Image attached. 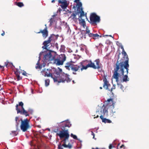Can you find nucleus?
I'll use <instances>...</instances> for the list:
<instances>
[{"instance_id": "1", "label": "nucleus", "mask_w": 149, "mask_h": 149, "mask_svg": "<svg viewBox=\"0 0 149 149\" xmlns=\"http://www.w3.org/2000/svg\"><path fill=\"white\" fill-rule=\"evenodd\" d=\"M71 124L68 120L63 121L58 124L60 131L59 133H57L61 139H64L58 146V149H71L72 147V144L69 142L68 139L70 136L68 130L66 127H70Z\"/></svg>"}, {"instance_id": "2", "label": "nucleus", "mask_w": 149, "mask_h": 149, "mask_svg": "<svg viewBox=\"0 0 149 149\" xmlns=\"http://www.w3.org/2000/svg\"><path fill=\"white\" fill-rule=\"evenodd\" d=\"M94 61L96 62V65L91 60L81 62L78 65L74 64L72 63V61H71L66 63L65 67L67 70H71L73 71V74L76 75L77 74L76 72H79L80 70L82 71L84 70H86L88 68H92L95 69H100L101 67L99 65V60L96 59Z\"/></svg>"}, {"instance_id": "3", "label": "nucleus", "mask_w": 149, "mask_h": 149, "mask_svg": "<svg viewBox=\"0 0 149 149\" xmlns=\"http://www.w3.org/2000/svg\"><path fill=\"white\" fill-rule=\"evenodd\" d=\"M42 72L45 77H51L55 82L64 83L66 81L68 83L72 80L69 77L70 76L63 72L61 69L59 68L58 70L55 68L44 69Z\"/></svg>"}, {"instance_id": "4", "label": "nucleus", "mask_w": 149, "mask_h": 149, "mask_svg": "<svg viewBox=\"0 0 149 149\" xmlns=\"http://www.w3.org/2000/svg\"><path fill=\"white\" fill-rule=\"evenodd\" d=\"M122 54L123 56L122 58V75L128 74V68L129 67V59L128 56L126 52L125 51L123 47L122 46Z\"/></svg>"}, {"instance_id": "5", "label": "nucleus", "mask_w": 149, "mask_h": 149, "mask_svg": "<svg viewBox=\"0 0 149 149\" xmlns=\"http://www.w3.org/2000/svg\"><path fill=\"white\" fill-rule=\"evenodd\" d=\"M120 54V53L118 55L119 58L116 63L115 66H114V72L112 76V77L116 79L117 83L119 80V77L120 76L118 72L121 70V61L120 59H119Z\"/></svg>"}, {"instance_id": "6", "label": "nucleus", "mask_w": 149, "mask_h": 149, "mask_svg": "<svg viewBox=\"0 0 149 149\" xmlns=\"http://www.w3.org/2000/svg\"><path fill=\"white\" fill-rule=\"evenodd\" d=\"M58 35H55L52 34L49 37L48 40H47L44 41L43 45L44 46L42 47L43 49L47 50L48 47L50 45H51L52 43H54L55 42V41L57 40Z\"/></svg>"}, {"instance_id": "7", "label": "nucleus", "mask_w": 149, "mask_h": 149, "mask_svg": "<svg viewBox=\"0 0 149 149\" xmlns=\"http://www.w3.org/2000/svg\"><path fill=\"white\" fill-rule=\"evenodd\" d=\"M24 103L22 102H19V104H17L16 106V110L17 113H19L21 115H25L26 116H29L28 111L25 110L23 107Z\"/></svg>"}, {"instance_id": "8", "label": "nucleus", "mask_w": 149, "mask_h": 149, "mask_svg": "<svg viewBox=\"0 0 149 149\" xmlns=\"http://www.w3.org/2000/svg\"><path fill=\"white\" fill-rule=\"evenodd\" d=\"M20 120L21 121L20 125L21 130L23 132L27 131L31 128L29 124V120L27 118L24 120L21 119Z\"/></svg>"}, {"instance_id": "9", "label": "nucleus", "mask_w": 149, "mask_h": 149, "mask_svg": "<svg viewBox=\"0 0 149 149\" xmlns=\"http://www.w3.org/2000/svg\"><path fill=\"white\" fill-rule=\"evenodd\" d=\"M55 56V54L53 51L49 50V52L44 55L43 58L44 61L45 62H47L53 61Z\"/></svg>"}, {"instance_id": "10", "label": "nucleus", "mask_w": 149, "mask_h": 149, "mask_svg": "<svg viewBox=\"0 0 149 149\" xmlns=\"http://www.w3.org/2000/svg\"><path fill=\"white\" fill-rule=\"evenodd\" d=\"M90 21H89L90 23L93 25H95L97 23L100 22V17L94 13H92L90 15Z\"/></svg>"}, {"instance_id": "11", "label": "nucleus", "mask_w": 149, "mask_h": 149, "mask_svg": "<svg viewBox=\"0 0 149 149\" xmlns=\"http://www.w3.org/2000/svg\"><path fill=\"white\" fill-rule=\"evenodd\" d=\"M66 57L64 54H61L59 58H55L53 60V63L57 65H62L65 61Z\"/></svg>"}, {"instance_id": "12", "label": "nucleus", "mask_w": 149, "mask_h": 149, "mask_svg": "<svg viewBox=\"0 0 149 149\" xmlns=\"http://www.w3.org/2000/svg\"><path fill=\"white\" fill-rule=\"evenodd\" d=\"M108 111L106 107H104L103 110V115H101L100 116V117L102 120V122L104 123H111L112 122L111 120L109 119H107L105 118H104V116L107 117L108 116Z\"/></svg>"}, {"instance_id": "13", "label": "nucleus", "mask_w": 149, "mask_h": 149, "mask_svg": "<svg viewBox=\"0 0 149 149\" xmlns=\"http://www.w3.org/2000/svg\"><path fill=\"white\" fill-rule=\"evenodd\" d=\"M46 26L45 28L43 30H40V31L36 32V33H40L42 34V36L45 39L48 36V31L47 30V25L45 24V25Z\"/></svg>"}, {"instance_id": "14", "label": "nucleus", "mask_w": 149, "mask_h": 149, "mask_svg": "<svg viewBox=\"0 0 149 149\" xmlns=\"http://www.w3.org/2000/svg\"><path fill=\"white\" fill-rule=\"evenodd\" d=\"M104 104H105L106 107H112V108L114 107V103L113 102V99H112L110 98L108 99L107 101L105 102Z\"/></svg>"}, {"instance_id": "15", "label": "nucleus", "mask_w": 149, "mask_h": 149, "mask_svg": "<svg viewBox=\"0 0 149 149\" xmlns=\"http://www.w3.org/2000/svg\"><path fill=\"white\" fill-rule=\"evenodd\" d=\"M103 81L104 83L103 86L104 88L106 89H108L109 91H112V88H111V89H110L109 88V87L111 86V85L109 84V82L107 81V80L105 77L103 79Z\"/></svg>"}, {"instance_id": "16", "label": "nucleus", "mask_w": 149, "mask_h": 149, "mask_svg": "<svg viewBox=\"0 0 149 149\" xmlns=\"http://www.w3.org/2000/svg\"><path fill=\"white\" fill-rule=\"evenodd\" d=\"M78 13H72L71 14L70 16L69 17V18L75 23L77 22V20H79V15L78 16V17L77 18L76 16L78 15Z\"/></svg>"}, {"instance_id": "17", "label": "nucleus", "mask_w": 149, "mask_h": 149, "mask_svg": "<svg viewBox=\"0 0 149 149\" xmlns=\"http://www.w3.org/2000/svg\"><path fill=\"white\" fill-rule=\"evenodd\" d=\"M59 3L61 4L60 6L63 9H66L68 5L67 1H62L61 0H58Z\"/></svg>"}, {"instance_id": "18", "label": "nucleus", "mask_w": 149, "mask_h": 149, "mask_svg": "<svg viewBox=\"0 0 149 149\" xmlns=\"http://www.w3.org/2000/svg\"><path fill=\"white\" fill-rule=\"evenodd\" d=\"M77 13H78V15H79V13H80V15L79 16V18H82L83 17H85L87 19L86 16L84 14V13L83 10L82 8H81L80 10L77 11Z\"/></svg>"}, {"instance_id": "19", "label": "nucleus", "mask_w": 149, "mask_h": 149, "mask_svg": "<svg viewBox=\"0 0 149 149\" xmlns=\"http://www.w3.org/2000/svg\"><path fill=\"white\" fill-rule=\"evenodd\" d=\"M78 20L79 21V24L84 28L86 25V22L84 19H83L82 18H79Z\"/></svg>"}, {"instance_id": "20", "label": "nucleus", "mask_w": 149, "mask_h": 149, "mask_svg": "<svg viewBox=\"0 0 149 149\" xmlns=\"http://www.w3.org/2000/svg\"><path fill=\"white\" fill-rule=\"evenodd\" d=\"M90 36H91L90 37H92L94 39H96L97 38H98L99 37H102L101 36H99L97 34H90Z\"/></svg>"}, {"instance_id": "21", "label": "nucleus", "mask_w": 149, "mask_h": 149, "mask_svg": "<svg viewBox=\"0 0 149 149\" xmlns=\"http://www.w3.org/2000/svg\"><path fill=\"white\" fill-rule=\"evenodd\" d=\"M20 120L21 121V120L19 119V118L17 116L15 118V121L16 123V126L17 130L18 129Z\"/></svg>"}, {"instance_id": "22", "label": "nucleus", "mask_w": 149, "mask_h": 149, "mask_svg": "<svg viewBox=\"0 0 149 149\" xmlns=\"http://www.w3.org/2000/svg\"><path fill=\"white\" fill-rule=\"evenodd\" d=\"M123 77L122 80L123 82H127L129 80V78H128L127 74V73L126 74L123 75Z\"/></svg>"}, {"instance_id": "23", "label": "nucleus", "mask_w": 149, "mask_h": 149, "mask_svg": "<svg viewBox=\"0 0 149 149\" xmlns=\"http://www.w3.org/2000/svg\"><path fill=\"white\" fill-rule=\"evenodd\" d=\"M86 32L85 33V34H88V36L89 37H91V36H90V34H92V33H90V30L88 29L87 27H86V30H85Z\"/></svg>"}, {"instance_id": "24", "label": "nucleus", "mask_w": 149, "mask_h": 149, "mask_svg": "<svg viewBox=\"0 0 149 149\" xmlns=\"http://www.w3.org/2000/svg\"><path fill=\"white\" fill-rule=\"evenodd\" d=\"M78 7L77 8V11L80 10L81 8H82V3L81 2H79L77 4Z\"/></svg>"}, {"instance_id": "25", "label": "nucleus", "mask_w": 149, "mask_h": 149, "mask_svg": "<svg viewBox=\"0 0 149 149\" xmlns=\"http://www.w3.org/2000/svg\"><path fill=\"white\" fill-rule=\"evenodd\" d=\"M16 5L18 7H21L24 6V5L22 2H16Z\"/></svg>"}, {"instance_id": "26", "label": "nucleus", "mask_w": 149, "mask_h": 149, "mask_svg": "<svg viewBox=\"0 0 149 149\" xmlns=\"http://www.w3.org/2000/svg\"><path fill=\"white\" fill-rule=\"evenodd\" d=\"M49 79H47L45 80V85L46 86H48L49 84Z\"/></svg>"}, {"instance_id": "27", "label": "nucleus", "mask_w": 149, "mask_h": 149, "mask_svg": "<svg viewBox=\"0 0 149 149\" xmlns=\"http://www.w3.org/2000/svg\"><path fill=\"white\" fill-rule=\"evenodd\" d=\"M37 66H36V69H40L42 67L40 65L39 61H38V62L37 63Z\"/></svg>"}, {"instance_id": "28", "label": "nucleus", "mask_w": 149, "mask_h": 149, "mask_svg": "<svg viewBox=\"0 0 149 149\" xmlns=\"http://www.w3.org/2000/svg\"><path fill=\"white\" fill-rule=\"evenodd\" d=\"M10 134L13 136H15L17 135L16 132L15 131H12L10 133Z\"/></svg>"}, {"instance_id": "29", "label": "nucleus", "mask_w": 149, "mask_h": 149, "mask_svg": "<svg viewBox=\"0 0 149 149\" xmlns=\"http://www.w3.org/2000/svg\"><path fill=\"white\" fill-rule=\"evenodd\" d=\"M70 136L71 137L75 139H77V136L75 135H74L73 134H71Z\"/></svg>"}, {"instance_id": "30", "label": "nucleus", "mask_w": 149, "mask_h": 149, "mask_svg": "<svg viewBox=\"0 0 149 149\" xmlns=\"http://www.w3.org/2000/svg\"><path fill=\"white\" fill-rule=\"evenodd\" d=\"M15 73L16 76H17L18 75H19V70L17 69L16 71H15Z\"/></svg>"}, {"instance_id": "31", "label": "nucleus", "mask_w": 149, "mask_h": 149, "mask_svg": "<svg viewBox=\"0 0 149 149\" xmlns=\"http://www.w3.org/2000/svg\"><path fill=\"white\" fill-rule=\"evenodd\" d=\"M17 77V81H19L20 80L22 79V78L21 77H20V76L19 75H18L17 76H16Z\"/></svg>"}, {"instance_id": "32", "label": "nucleus", "mask_w": 149, "mask_h": 149, "mask_svg": "<svg viewBox=\"0 0 149 149\" xmlns=\"http://www.w3.org/2000/svg\"><path fill=\"white\" fill-rule=\"evenodd\" d=\"M22 74L24 76H27L28 74L25 71H24L22 73Z\"/></svg>"}, {"instance_id": "33", "label": "nucleus", "mask_w": 149, "mask_h": 149, "mask_svg": "<svg viewBox=\"0 0 149 149\" xmlns=\"http://www.w3.org/2000/svg\"><path fill=\"white\" fill-rule=\"evenodd\" d=\"M54 21V20L52 18H51L50 19L49 22H50V24H52L53 22Z\"/></svg>"}, {"instance_id": "34", "label": "nucleus", "mask_w": 149, "mask_h": 149, "mask_svg": "<svg viewBox=\"0 0 149 149\" xmlns=\"http://www.w3.org/2000/svg\"><path fill=\"white\" fill-rule=\"evenodd\" d=\"M91 135L93 136V138L95 139H96L95 138V134L92 131L91 132Z\"/></svg>"}, {"instance_id": "35", "label": "nucleus", "mask_w": 149, "mask_h": 149, "mask_svg": "<svg viewBox=\"0 0 149 149\" xmlns=\"http://www.w3.org/2000/svg\"><path fill=\"white\" fill-rule=\"evenodd\" d=\"M9 63L8 62H5V65L6 66V67H8L9 66H8Z\"/></svg>"}, {"instance_id": "36", "label": "nucleus", "mask_w": 149, "mask_h": 149, "mask_svg": "<svg viewBox=\"0 0 149 149\" xmlns=\"http://www.w3.org/2000/svg\"><path fill=\"white\" fill-rule=\"evenodd\" d=\"M113 147V146H112V145L111 144H110L109 146V149H111Z\"/></svg>"}, {"instance_id": "37", "label": "nucleus", "mask_w": 149, "mask_h": 149, "mask_svg": "<svg viewBox=\"0 0 149 149\" xmlns=\"http://www.w3.org/2000/svg\"><path fill=\"white\" fill-rule=\"evenodd\" d=\"M2 32H3V33L1 34V35L2 36H3L4 35H5V32L4 31H2Z\"/></svg>"}, {"instance_id": "38", "label": "nucleus", "mask_w": 149, "mask_h": 149, "mask_svg": "<svg viewBox=\"0 0 149 149\" xmlns=\"http://www.w3.org/2000/svg\"><path fill=\"white\" fill-rule=\"evenodd\" d=\"M0 68H1L3 69L4 68V67L3 66H1V65H0Z\"/></svg>"}, {"instance_id": "39", "label": "nucleus", "mask_w": 149, "mask_h": 149, "mask_svg": "<svg viewBox=\"0 0 149 149\" xmlns=\"http://www.w3.org/2000/svg\"><path fill=\"white\" fill-rule=\"evenodd\" d=\"M98 117H99V116L98 115H97L96 116L94 117V118H98Z\"/></svg>"}, {"instance_id": "40", "label": "nucleus", "mask_w": 149, "mask_h": 149, "mask_svg": "<svg viewBox=\"0 0 149 149\" xmlns=\"http://www.w3.org/2000/svg\"><path fill=\"white\" fill-rule=\"evenodd\" d=\"M80 0H75L74 2L77 3L78 1H79Z\"/></svg>"}, {"instance_id": "41", "label": "nucleus", "mask_w": 149, "mask_h": 149, "mask_svg": "<svg viewBox=\"0 0 149 149\" xmlns=\"http://www.w3.org/2000/svg\"><path fill=\"white\" fill-rule=\"evenodd\" d=\"M125 146L124 145H122V148H124Z\"/></svg>"}, {"instance_id": "42", "label": "nucleus", "mask_w": 149, "mask_h": 149, "mask_svg": "<svg viewBox=\"0 0 149 149\" xmlns=\"http://www.w3.org/2000/svg\"><path fill=\"white\" fill-rule=\"evenodd\" d=\"M55 1V0H52V3H54Z\"/></svg>"}, {"instance_id": "43", "label": "nucleus", "mask_w": 149, "mask_h": 149, "mask_svg": "<svg viewBox=\"0 0 149 149\" xmlns=\"http://www.w3.org/2000/svg\"><path fill=\"white\" fill-rule=\"evenodd\" d=\"M92 149H95L94 148H92ZM95 149H99L98 148H96Z\"/></svg>"}, {"instance_id": "44", "label": "nucleus", "mask_w": 149, "mask_h": 149, "mask_svg": "<svg viewBox=\"0 0 149 149\" xmlns=\"http://www.w3.org/2000/svg\"><path fill=\"white\" fill-rule=\"evenodd\" d=\"M109 36V35H104L103 36L104 37H105V36Z\"/></svg>"}, {"instance_id": "45", "label": "nucleus", "mask_w": 149, "mask_h": 149, "mask_svg": "<svg viewBox=\"0 0 149 149\" xmlns=\"http://www.w3.org/2000/svg\"><path fill=\"white\" fill-rule=\"evenodd\" d=\"M99 109L98 110L96 111V113H97V112H99Z\"/></svg>"}, {"instance_id": "46", "label": "nucleus", "mask_w": 149, "mask_h": 149, "mask_svg": "<svg viewBox=\"0 0 149 149\" xmlns=\"http://www.w3.org/2000/svg\"><path fill=\"white\" fill-rule=\"evenodd\" d=\"M108 36H110V37H112V38H113V37L111 35H109Z\"/></svg>"}, {"instance_id": "47", "label": "nucleus", "mask_w": 149, "mask_h": 149, "mask_svg": "<svg viewBox=\"0 0 149 149\" xmlns=\"http://www.w3.org/2000/svg\"><path fill=\"white\" fill-rule=\"evenodd\" d=\"M72 82H73V83H75V82H74V80H73L72 81Z\"/></svg>"}, {"instance_id": "48", "label": "nucleus", "mask_w": 149, "mask_h": 149, "mask_svg": "<svg viewBox=\"0 0 149 149\" xmlns=\"http://www.w3.org/2000/svg\"><path fill=\"white\" fill-rule=\"evenodd\" d=\"M100 89H102V87H100Z\"/></svg>"}, {"instance_id": "49", "label": "nucleus", "mask_w": 149, "mask_h": 149, "mask_svg": "<svg viewBox=\"0 0 149 149\" xmlns=\"http://www.w3.org/2000/svg\"><path fill=\"white\" fill-rule=\"evenodd\" d=\"M19 74H20V71H19Z\"/></svg>"}, {"instance_id": "50", "label": "nucleus", "mask_w": 149, "mask_h": 149, "mask_svg": "<svg viewBox=\"0 0 149 149\" xmlns=\"http://www.w3.org/2000/svg\"><path fill=\"white\" fill-rule=\"evenodd\" d=\"M62 1H66V0H61Z\"/></svg>"}, {"instance_id": "51", "label": "nucleus", "mask_w": 149, "mask_h": 149, "mask_svg": "<svg viewBox=\"0 0 149 149\" xmlns=\"http://www.w3.org/2000/svg\"><path fill=\"white\" fill-rule=\"evenodd\" d=\"M119 145H120V143H119V144H118V146H119Z\"/></svg>"}, {"instance_id": "52", "label": "nucleus", "mask_w": 149, "mask_h": 149, "mask_svg": "<svg viewBox=\"0 0 149 149\" xmlns=\"http://www.w3.org/2000/svg\"><path fill=\"white\" fill-rule=\"evenodd\" d=\"M120 148H121V146H120Z\"/></svg>"}]
</instances>
